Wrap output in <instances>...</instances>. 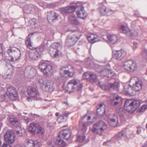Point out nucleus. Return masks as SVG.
Instances as JSON below:
<instances>
[{
  "instance_id": "f257e3e1",
  "label": "nucleus",
  "mask_w": 147,
  "mask_h": 147,
  "mask_svg": "<svg viewBox=\"0 0 147 147\" xmlns=\"http://www.w3.org/2000/svg\"><path fill=\"white\" fill-rule=\"evenodd\" d=\"M26 44L27 47L31 49L29 52V57L33 60H37L42 53L43 49L42 47H37L34 49H32V43L31 42L30 38H28L26 41Z\"/></svg>"
},
{
  "instance_id": "f03ea898",
  "label": "nucleus",
  "mask_w": 147,
  "mask_h": 147,
  "mask_svg": "<svg viewBox=\"0 0 147 147\" xmlns=\"http://www.w3.org/2000/svg\"><path fill=\"white\" fill-rule=\"evenodd\" d=\"M62 48V42H55L51 45V48L49 51V53L52 58H58L62 55L61 51Z\"/></svg>"
},
{
  "instance_id": "7ed1b4c3",
  "label": "nucleus",
  "mask_w": 147,
  "mask_h": 147,
  "mask_svg": "<svg viewBox=\"0 0 147 147\" xmlns=\"http://www.w3.org/2000/svg\"><path fill=\"white\" fill-rule=\"evenodd\" d=\"M140 105L139 100L130 99L126 100L125 102L124 108L129 113H133Z\"/></svg>"
},
{
  "instance_id": "20e7f679",
  "label": "nucleus",
  "mask_w": 147,
  "mask_h": 147,
  "mask_svg": "<svg viewBox=\"0 0 147 147\" xmlns=\"http://www.w3.org/2000/svg\"><path fill=\"white\" fill-rule=\"evenodd\" d=\"M82 87L83 85L80 83L79 80L74 79L68 82L65 89L69 92H73L76 91L80 90Z\"/></svg>"
},
{
  "instance_id": "39448f33",
  "label": "nucleus",
  "mask_w": 147,
  "mask_h": 147,
  "mask_svg": "<svg viewBox=\"0 0 147 147\" xmlns=\"http://www.w3.org/2000/svg\"><path fill=\"white\" fill-rule=\"evenodd\" d=\"M28 129L32 134H38L41 137L44 136L45 133L44 129L38 124L36 123H30Z\"/></svg>"
},
{
  "instance_id": "423d86ee",
  "label": "nucleus",
  "mask_w": 147,
  "mask_h": 147,
  "mask_svg": "<svg viewBox=\"0 0 147 147\" xmlns=\"http://www.w3.org/2000/svg\"><path fill=\"white\" fill-rule=\"evenodd\" d=\"M107 127L106 123L103 121H101L93 125L92 131L95 134L101 135Z\"/></svg>"
},
{
  "instance_id": "0eeeda50",
  "label": "nucleus",
  "mask_w": 147,
  "mask_h": 147,
  "mask_svg": "<svg viewBox=\"0 0 147 147\" xmlns=\"http://www.w3.org/2000/svg\"><path fill=\"white\" fill-rule=\"evenodd\" d=\"M121 67L125 71L133 72L137 70L136 63L133 60H129L124 61L121 65Z\"/></svg>"
},
{
  "instance_id": "6e6552de",
  "label": "nucleus",
  "mask_w": 147,
  "mask_h": 147,
  "mask_svg": "<svg viewBox=\"0 0 147 147\" xmlns=\"http://www.w3.org/2000/svg\"><path fill=\"white\" fill-rule=\"evenodd\" d=\"M129 85L132 86L133 90L138 91L141 89L142 83L140 80H138L137 77H133L130 79Z\"/></svg>"
},
{
  "instance_id": "1a4fd4ad",
  "label": "nucleus",
  "mask_w": 147,
  "mask_h": 147,
  "mask_svg": "<svg viewBox=\"0 0 147 147\" xmlns=\"http://www.w3.org/2000/svg\"><path fill=\"white\" fill-rule=\"evenodd\" d=\"M7 53L10 56L9 60L12 61L18 59L20 57L21 53L18 49L13 47L8 50Z\"/></svg>"
},
{
  "instance_id": "9d476101",
  "label": "nucleus",
  "mask_w": 147,
  "mask_h": 147,
  "mask_svg": "<svg viewBox=\"0 0 147 147\" xmlns=\"http://www.w3.org/2000/svg\"><path fill=\"white\" fill-rule=\"evenodd\" d=\"M39 68L44 75L46 76L52 74L53 72L52 66L45 63L40 62L39 65Z\"/></svg>"
},
{
  "instance_id": "9b49d317",
  "label": "nucleus",
  "mask_w": 147,
  "mask_h": 147,
  "mask_svg": "<svg viewBox=\"0 0 147 147\" xmlns=\"http://www.w3.org/2000/svg\"><path fill=\"white\" fill-rule=\"evenodd\" d=\"M81 36V34H74L71 36L68 35L65 41L66 45L69 47L74 45L77 40L80 38Z\"/></svg>"
},
{
  "instance_id": "f8f14e48",
  "label": "nucleus",
  "mask_w": 147,
  "mask_h": 147,
  "mask_svg": "<svg viewBox=\"0 0 147 147\" xmlns=\"http://www.w3.org/2000/svg\"><path fill=\"white\" fill-rule=\"evenodd\" d=\"M98 84L102 89L109 91L112 90H118L119 85V83L118 82L107 84H102V82H98Z\"/></svg>"
},
{
  "instance_id": "ddd939ff",
  "label": "nucleus",
  "mask_w": 147,
  "mask_h": 147,
  "mask_svg": "<svg viewBox=\"0 0 147 147\" xmlns=\"http://www.w3.org/2000/svg\"><path fill=\"white\" fill-rule=\"evenodd\" d=\"M28 94L32 98H33L35 100H42V98L40 97L38 91L33 87H29L28 88Z\"/></svg>"
},
{
  "instance_id": "4468645a",
  "label": "nucleus",
  "mask_w": 147,
  "mask_h": 147,
  "mask_svg": "<svg viewBox=\"0 0 147 147\" xmlns=\"http://www.w3.org/2000/svg\"><path fill=\"white\" fill-rule=\"evenodd\" d=\"M127 52L124 50H116L113 55V57L116 59L120 60L124 58Z\"/></svg>"
},
{
  "instance_id": "2eb2a0df",
  "label": "nucleus",
  "mask_w": 147,
  "mask_h": 147,
  "mask_svg": "<svg viewBox=\"0 0 147 147\" xmlns=\"http://www.w3.org/2000/svg\"><path fill=\"white\" fill-rule=\"evenodd\" d=\"M36 74V70L30 66H27L24 71L25 76L29 78H33Z\"/></svg>"
},
{
  "instance_id": "dca6fc26",
  "label": "nucleus",
  "mask_w": 147,
  "mask_h": 147,
  "mask_svg": "<svg viewBox=\"0 0 147 147\" xmlns=\"http://www.w3.org/2000/svg\"><path fill=\"white\" fill-rule=\"evenodd\" d=\"M40 144V143L38 140L27 139L25 142L24 146L25 147H39Z\"/></svg>"
},
{
  "instance_id": "f3484780",
  "label": "nucleus",
  "mask_w": 147,
  "mask_h": 147,
  "mask_svg": "<svg viewBox=\"0 0 147 147\" xmlns=\"http://www.w3.org/2000/svg\"><path fill=\"white\" fill-rule=\"evenodd\" d=\"M5 141L8 143H12L15 141L14 135L10 131H7L4 135Z\"/></svg>"
},
{
  "instance_id": "a211bd4d",
  "label": "nucleus",
  "mask_w": 147,
  "mask_h": 147,
  "mask_svg": "<svg viewBox=\"0 0 147 147\" xmlns=\"http://www.w3.org/2000/svg\"><path fill=\"white\" fill-rule=\"evenodd\" d=\"M7 96L9 98L11 97H16L17 94L15 88L13 86H10L7 88Z\"/></svg>"
},
{
  "instance_id": "6ab92c4d",
  "label": "nucleus",
  "mask_w": 147,
  "mask_h": 147,
  "mask_svg": "<svg viewBox=\"0 0 147 147\" xmlns=\"http://www.w3.org/2000/svg\"><path fill=\"white\" fill-rule=\"evenodd\" d=\"M80 9L76 11V13L78 18L85 20L87 16V13L84 10V7L82 6L80 7Z\"/></svg>"
},
{
  "instance_id": "aec40b11",
  "label": "nucleus",
  "mask_w": 147,
  "mask_h": 147,
  "mask_svg": "<svg viewBox=\"0 0 147 147\" xmlns=\"http://www.w3.org/2000/svg\"><path fill=\"white\" fill-rule=\"evenodd\" d=\"M76 8V6L72 5L65 7L61 8L60 9V10L62 13L64 14L74 12Z\"/></svg>"
},
{
  "instance_id": "412c9836",
  "label": "nucleus",
  "mask_w": 147,
  "mask_h": 147,
  "mask_svg": "<svg viewBox=\"0 0 147 147\" xmlns=\"http://www.w3.org/2000/svg\"><path fill=\"white\" fill-rule=\"evenodd\" d=\"M59 15L57 13L52 11L47 13V18L49 22H53L54 20L57 19Z\"/></svg>"
},
{
  "instance_id": "4be33fe9",
  "label": "nucleus",
  "mask_w": 147,
  "mask_h": 147,
  "mask_svg": "<svg viewBox=\"0 0 147 147\" xmlns=\"http://www.w3.org/2000/svg\"><path fill=\"white\" fill-rule=\"evenodd\" d=\"M43 88H45V91L47 92H52L54 89L53 83L51 80L47 81Z\"/></svg>"
},
{
  "instance_id": "5701e85b",
  "label": "nucleus",
  "mask_w": 147,
  "mask_h": 147,
  "mask_svg": "<svg viewBox=\"0 0 147 147\" xmlns=\"http://www.w3.org/2000/svg\"><path fill=\"white\" fill-rule=\"evenodd\" d=\"M103 76H107L108 78H111L113 76L115 73L111 70L109 69H105L103 71H100Z\"/></svg>"
},
{
  "instance_id": "b1692460",
  "label": "nucleus",
  "mask_w": 147,
  "mask_h": 147,
  "mask_svg": "<svg viewBox=\"0 0 147 147\" xmlns=\"http://www.w3.org/2000/svg\"><path fill=\"white\" fill-rule=\"evenodd\" d=\"M69 21L73 24L78 25L80 24L76 17L73 13H71L68 18Z\"/></svg>"
},
{
  "instance_id": "393cba45",
  "label": "nucleus",
  "mask_w": 147,
  "mask_h": 147,
  "mask_svg": "<svg viewBox=\"0 0 147 147\" xmlns=\"http://www.w3.org/2000/svg\"><path fill=\"white\" fill-rule=\"evenodd\" d=\"M119 29L122 32V33L128 36L133 35L131 31L127 27L124 26H121L119 27Z\"/></svg>"
},
{
  "instance_id": "a878e982",
  "label": "nucleus",
  "mask_w": 147,
  "mask_h": 147,
  "mask_svg": "<svg viewBox=\"0 0 147 147\" xmlns=\"http://www.w3.org/2000/svg\"><path fill=\"white\" fill-rule=\"evenodd\" d=\"M10 123L16 128L20 127L21 124L18 122L17 118L15 117H11L9 119Z\"/></svg>"
},
{
  "instance_id": "bb28decb",
  "label": "nucleus",
  "mask_w": 147,
  "mask_h": 147,
  "mask_svg": "<svg viewBox=\"0 0 147 147\" xmlns=\"http://www.w3.org/2000/svg\"><path fill=\"white\" fill-rule=\"evenodd\" d=\"M121 100V98L118 96H116L113 99L110 100V103L111 105L116 106L120 104L121 102L120 101Z\"/></svg>"
},
{
  "instance_id": "cd10ccee",
  "label": "nucleus",
  "mask_w": 147,
  "mask_h": 147,
  "mask_svg": "<svg viewBox=\"0 0 147 147\" xmlns=\"http://www.w3.org/2000/svg\"><path fill=\"white\" fill-rule=\"evenodd\" d=\"M99 106V107L97 109V113L99 115L102 116L104 115L105 111V106L104 104H100Z\"/></svg>"
},
{
  "instance_id": "c85d7f7f",
  "label": "nucleus",
  "mask_w": 147,
  "mask_h": 147,
  "mask_svg": "<svg viewBox=\"0 0 147 147\" xmlns=\"http://www.w3.org/2000/svg\"><path fill=\"white\" fill-rule=\"evenodd\" d=\"M87 38L88 41L92 43H94L98 40V36L94 34H91L88 35Z\"/></svg>"
},
{
  "instance_id": "c756f323",
  "label": "nucleus",
  "mask_w": 147,
  "mask_h": 147,
  "mask_svg": "<svg viewBox=\"0 0 147 147\" xmlns=\"http://www.w3.org/2000/svg\"><path fill=\"white\" fill-rule=\"evenodd\" d=\"M60 74L61 75H63V76H65L63 75L64 73L65 75H67L68 76L71 77L74 74V73L72 72H70L69 70L67 69L64 67H61L60 70ZM66 77V76H65Z\"/></svg>"
},
{
  "instance_id": "7c9ffc66",
  "label": "nucleus",
  "mask_w": 147,
  "mask_h": 147,
  "mask_svg": "<svg viewBox=\"0 0 147 147\" xmlns=\"http://www.w3.org/2000/svg\"><path fill=\"white\" fill-rule=\"evenodd\" d=\"M110 121L109 124L111 126L113 127L117 126L118 119L116 115H114V118H110Z\"/></svg>"
},
{
  "instance_id": "2f4dec72",
  "label": "nucleus",
  "mask_w": 147,
  "mask_h": 147,
  "mask_svg": "<svg viewBox=\"0 0 147 147\" xmlns=\"http://www.w3.org/2000/svg\"><path fill=\"white\" fill-rule=\"evenodd\" d=\"M107 37L111 42L113 44L116 43L118 39L117 36L113 34L108 35Z\"/></svg>"
},
{
  "instance_id": "473e14b6",
  "label": "nucleus",
  "mask_w": 147,
  "mask_h": 147,
  "mask_svg": "<svg viewBox=\"0 0 147 147\" xmlns=\"http://www.w3.org/2000/svg\"><path fill=\"white\" fill-rule=\"evenodd\" d=\"M54 142L56 145H60L62 147H64L66 145L65 142L59 138L55 139L54 140Z\"/></svg>"
},
{
  "instance_id": "72a5a7b5",
  "label": "nucleus",
  "mask_w": 147,
  "mask_h": 147,
  "mask_svg": "<svg viewBox=\"0 0 147 147\" xmlns=\"http://www.w3.org/2000/svg\"><path fill=\"white\" fill-rule=\"evenodd\" d=\"M68 115L66 113L61 114L57 118V120L59 123L65 122L66 121Z\"/></svg>"
},
{
  "instance_id": "f704fd0d",
  "label": "nucleus",
  "mask_w": 147,
  "mask_h": 147,
  "mask_svg": "<svg viewBox=\"0 0 147 147\" xmlns=\"http://www.w3.org/2000/svg\"><path fill=\"white\" fill-rule=\"evenodd\" d=\"M133 90L131 86L129 87L127 85L124 86L123 91L127 94L132 95L133 94Z\"/></svg>"
},
{
  "instance_id": "c9c22d12",
  "label": "nucleus",
  "mask_w": 147,
  "mask_h": 147,
  "mask_svg": "<svg viewBox=\"0 0 147 147\" xmlns=\"http://www.w3.org/2000/svg\"><path fill=\"white\" fill-rule=\"evenodd\" d=\"M33 7V6L32 5H26L23 9L24 12L27 13H31L33 12L32 9Z\"/></svg>"
},
{
  "instance_id": "e433bc0d",
  "label": "nucleus",
  "mask_w": 147,
  "mask_h": 147,
  "mask_svg": "<svg viewBox=\"0 0 147 147\" xmlns=\"http://www.w3.org/2000/svg\"><path fill=\"white\" fill-rule=\"evenodd\" d=\"M71 131L69 129H66L63 130V135L64 138L66 140L68 139L70 137Z\"/></svg>"
},
{
  "instance_id": "4c0bfd02",
  "label": "nucleus",
  "mask_w": 147,
  "mask_h": 147,
  "mask_svg": "<svg viewBox=\"0 0 147 147\" xmlns=\"http://www.w3.org/2000/svg\"><path fill=\"white\" fill-rule=\"evenodd\" d=\"M87 124L88 123L87 122L80 121L79 122L80 126L81 128L82 131L84 133H85L87 130Z\"/></svg>"
},
{
  "instance_id": "58836bf2",
  "label": "nucleus",
  "mask_w": 147,
  "mask_h": 147,
  "mask_svg": "<svg viewBox=\"0 0 147 147\" xmlns=\"http://www.w3.org/2000/svg\"><path fill=\"white\" fill-rule=\"evenodd\" d=\"M48 80L41 77H39L37 78L36 81L40 84V86L43 88V86L45 85L46 82H47V81Z\"/></svg>"
},
{
  "instance_id": "ea45409f",
  "label": "nucleus",
  "mask_w": 147,
  "mask_h": 147,
  "mask_svg": "<svg viewBox=\"0 0 147 147\" xmlns=\"http://www.w3.org/2000/svg\"><path fill=\"white\" fill-rule=\"evenodd\" d=\"M18 129H19V130L16 131V135L18 136H22L25 133V130L24 129H22L21 128V126L20 127H18Z\"/></svg>"
},
{
  "instance_id": "a19ab883",
  "label": "nucleus",
  "mask_w": 147,
  "mask_h": 147,
  "mask_svg": "<svg viewBox=\"0 0 147 147\" xmlns=\"http://www.w3.org/2000/svg\"><path fill=\"white\" fill-rule=\"evenodd\" d=\"M107 8L105 6H102L99 8V11L100 13L103 15H105L107 14Z\"/></svg>"
},
{
  "instance_id": "79ce46f5",
  "label": "nucleus",
  "mask_w": 147,
  "mask_h": 147,
  "mask_svg": "<svg viewBox=\"0 0 147 147\" xmlns=\"http://www.w3.org/2000/svg\"><path fill=\"white\" fill-rule=\"evenodd\" d=\"M116 137L117 139H121L123 138H126L127 136H126V132L124 131H122L118 134V135L116 136Z\"/></svg>"
},
{
  "instance_id": "37998d69",
  "label": "nucleus",
  "mask_w": 147,
  "mask_h": 147,
  "mask_svg": "<svg viewBox=\"0 0 147 147\" xmlns=\"http://www.w3.org/2000/svg\"><path fill=\"white\" fill-rule=\"evenodd\" d=\"M92 73L90 72H87L84 74L83 75V78L84 79L88 80L89 79L91 76H92Z\"/></svg>"
},
{
  "instance_id": "c03bdc74",
  "label": "nucleus",
  "mask_w": 147,
  "mask_h": 147,
  "mask_svg": "<svg viewBox=\"0 0 147 147\" xmlns=\"http://www.w3.org/2000/svg\"><path fill=\"white\" fill-rule=\"evenodd\" d=\"M96 68L95 69V71L98 73H100L102 76H103L102 74L101 73L100 71H103L104 70V69L106 68H103L102 66L101 65L99 66L96 65Z\"/></svg>"
},
{
  "instance_id": "a18cd8bd",
  "label": "nucleus",
  "mask_w": 147,
  "mask_h": 147,
  "mask_svg": "<svg viewBox=\"0 0 147 147\" xmlns=\"http://www.w3.org/2000/svg\"><path fill=\"white\" fill-rule=\"evenodd\" d=\"M86 138V136L83 134L78 136L77 138L78 140L80 142H83Z\"/></svg>"
},
{
  "instance_id": "49530a36",
  "label": "nucleus",
  "mask_w": 147,
  "mask_h": 147,
  "mask_svg": "<svg viewBox=\"0 0 147 147\" xmlns=\"http://www.w3.org/2000/svg\"><path fill=\"white\" fill-rule=\"evenodd\" d=\"M29 22L31 24V25L34 26V27L38 28L39 26L36 23V20L34 19L31 20L29 21Z\"/></svg>"
},
{
  "instance_id": "de8ad7c7",
  "label": "nucleus",
  "mask_w": 147,
  "mask_h": 147,
  "mask_svg": "<svg viewBox=\"0 0 147 147\" xmlns=\"http://www.w3.org/2000/svg\"><path fill=\"white\" fill-rule=\"evenodd\" d=\"M91 75V77L90 78L89 81L92 82H96L97 81L96 76L94 74L92 73V74Z\"/></svg>"
},
{
  "instance_id": "09e8293b",
  "label": "nucleus",
  "mask_w": 147,
  "mask_h": 147,
  "mask_svg": "<svg viewBox=\"0 0 147 147\" xmlns=\"http://www.w3.org/2000/svg\"><path fill=\"white\" fill-rule=\"evenodd\" d=\"M86 64L89 67H93V63L91 61L90 59H88L86 62Z\"/></svg>"
},
{
  "instance_id": "8fccbe9b",
  "label": "nucleus",
  "mask_w": 147,
  "mask_h": 147,
  "mask_svg": "<svg viewBox=\"0 0 147 147\" xmlns=\"http://www.w3.org/2000/svg\"><path fill=\"white\" fill-rule=\"evenodd\" d=\"M146 109H147V105H143L141 107L140 109H138V111L140 112H144Z\"/></svg>"
},
{
  "instance_id": "3c124183",
  "label": "nucleus",
  "mask_w": 147,
  "mask_h": 147,
  "mask_svg": "<svg viewBox=\"0 0 147 147\" xmlns=\"http://www.w3.org/2000/svg\"><path fill=\"white\" fill-rule=\"evenodd\" d=\"M106 12L107 14L106 15L109 16L113 14L114 13V11L113 10L107 8Z\"/></svg>"
},
{
  "instance_id": "603ef678",
  "label": "nucleus",
  "mask_w": 147,
  "mask_h": 147,
  "mask_svg": "<svg viewBox=\"0 0 147 147\" xmlns=\"http://www.w3.org/2000/svg\"><path fill=\"white\" fill-rule=\"evenodd\" d=\"M145 129L141 127L138 128L137 129L136 131L137 134H140L141 133L142 131H144Z\"/></svg>"
},
{
  "instance_id": "864d4df0",
  "label": "nucleus",
  "mask_w": 147,
  "mask_h": 147,
  "mask_svg": "<svg viewBox=\"0 0 147 147\" xmlns=\"http://www.w3.org/2000/svg\"><path fill=\"white\" fill-rule=\"evenodd\" d=\"M11 78V75L10 74H7L6 75H4L3 76V78L5 79H10Z\"/></svg>"
},
{
  "instance_id": "5fc2aeb1",
  "label": "nucleus",
  "mask_w": 147,
  "mask_h": 147,
  "mask_svg": "<svg viewBox=\"0 0 147 147\" xmlns=\"http://www.w3.org/2000/svg\"><path fill=\"white\" fill-rule=\"evenodd\" d=\"M143 55L144 59L147 60V51L146 52L144 53Z\"/></svg>"
},
{
  "instance_id": "6e6d98bb",
  "label": "nucleus",
  "mask_w": 147,
  "mask_h": 147,
  "mask_svg": "<svg viewBox=\"0 0 147 147\" xmlns=\"http://www.w3.org/2000/svg\"><path fill=\"white\" fill-rule=\"evenodd\" d=\"M2 147H11V146L10 145L7 144L6 143H4Z\"/></svg>"
},
{
  "instance_id": "4d7b16f0",
  "label": "nucleus",
  "mask_w": 147,
  "mask_h": 147,
  "mask_svg": "<svg viewBox=\"0 0 147 147\" xmlns=\"http://www.w3.org/2000/svg\"><path fill=\"white\" fill-rule=\"evenodd\" d=\"M133 45L136 48L138 47V45L137 42H134L133 43Z\"/></svg>"
},
{
  "instance_id": "13d9d810",
  "label": "nucleus",
  "mask_w": 147,
  "mask_h": 147,
  "mask_svg": "<svg viewBox=\"0 0 147 147\" xmlns=\"http://www.w3.org/2000/svg\"><path fill=\"white\" fill-rule=\"evenodd\" d=\"M32 98H31V97H28L27 98V101H30V100L32 101Z\"/></svg>"
},
{
  "instance_id": "bf43d9fd",
  "label": "nucleus",
  "mask_w": 147,
  "mask_h": 147,
  "mask_svg": "<svg viewBox=\"0 0 147 147\" xmlns=\"http://www.w3.org/2000/svg\"><path fill=\"white\" fill-rule=\"evenodd\" d=\"M15 147H23L22 145H21L20 144H18L16 145L15 146Z\"/></svg>"
},
{
  "instance_id": "052dcab7",
  "label": "nucleus",
  "mask_w": 147,
  "mask_h": 147,
  "mask_svg": "<svg viewBox=\"0 0 147 147\" xmlns=\"http://www.w3.org/2000/svg\"><path fill=\"white\" fill-rule=\"evenodd\" d=\"M2 52V47L1 45L0 44V53Z\"/></svg>"
},
{
  "instance_id": "680f3d73",
  "label": "nucleus",
  "mask_w": 147,
  "mask_h": 147,
  "mask_svg": "<svg viewBox=\"0 0 147 147\" xmlns=\"http://www.w3.org/2000/svg\"><path fill=\"white\" fill-rule=\"evenodd\" d=\"M91 119V117L90 116H89L88 117V120H90V119Z\"/></svg>"
},
{
  "instance_id": "e2e57ef3",
  "label": "nucleus",
  "mask_w": 147,
  "mask_h": 147,
  "mask_svg": "<svg viewBox=\"0 0 147 147\" xmlns=\"http://www.w3.org/2000/svg\"><path fill=\"white\" fill-rule=\"evenodd\" d=\"M59 113H56L55 114V115L56 116H58L59 115Z\"/></svg>"
},
{
  "instance_id": "0e129e2a",
  "label": "nucleus",
  "mask_w": 147,
  "mask_h": 147,
  "mask_svg": "<svg viewBox=\"0 0 147 147\" xmlns=\"http://www.w3.org/2000/svg\"><path fill=\"white\" fill-rule=\"evenodd\" d=\"M63 103H64L65 104H67V105H68V102H66L65 101V102H63Z\"/></svg>"
},
{
  "instance_id": "69168bd1",
  "label": "nucleus",
  "mask_w": 147,
  "mask_h": 147,
  "mask_svg": "<svg viewBox=\"0 0 147 147\" xmlns=\"http://www.w3.org/2000/svg\"><path fill=\"white\" fill-rule=\"evenodd\" d=\"M5 96L4 95H2L1 96V97L3 98Z\"/></svg>"
},
{
  "instance_id": "338daca9",
  "label": "nucleus",
  "mask_w": 147,
  "mask_h": 147,
  "mask_svg": "<svg viewBox=\"0 0 147 147\" xmlns=\"http://www.w3.org/2000/svg\"><path fill=\"white\" fill-rule=\"evenodd\" d=\"M1 141H0V147H1Z\"/></svg>"
},
{
  "instance_id": "774afa93",
  "label": "nucleus",
  "mask_w": 147,
  "mask_h": 147,
  "mask_svg": "<svg viewBox=\"0 0 147 147\" xmlns=\"http://www.w3.org/2000/svg\"><path fill=\"white\" fill-rule=\"evenodd\" d=\"M47 99H45V100H45V101H47Z\"/></svg>"
}]
</instances>
